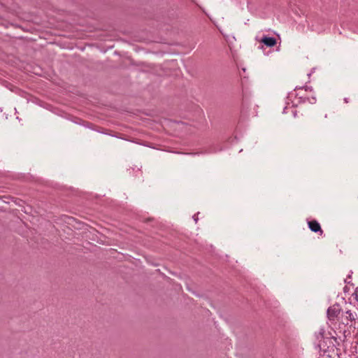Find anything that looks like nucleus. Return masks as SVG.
Masks as SVG:
<instances>
[{
	"label": "nucleus",
	"instance_id": "f257e3e1",
	"mask_svg": "<svg viewBox=\"0 0 358 358\" xmlns=\"http://www.w3.org/2000/svg\"><path fill=\"white\" fill-rule=\"evenodd\" d=\"M358 320V313L351 310H342L339 317V322L345 326L355 327L356 321Z\"/></svg>",
	"mask_w": 358,
	"mask_h": 358
},
{
	"label": "nucleus",
	"instance_id": "f03ea898",
	"mask_svg": "<svg viewBox=\"0 0 358 358\" xmlns=\"http://www.w3.org/2000/svg\"><path fill=\"white\" fill-rule=\"evenodd\" d=\"M342 311L338 305H334L329 307L327 310V316L330 320H334L336 318L339 321Z\"/></svg>",
	"mask_w": 358,
	"mask_h": 358
},
{
	"label": "nucleus",
	"instance_id": "7ed1b4c3",
	"mask_svg": "<svg viewBox=\"0 0 358 358\" xmlns=\"http://www.w3.org/2000/svg\"><path fill=\"white\" fill-rule=\"evenodd\" d=\"M261 43H264L267 47H273L275 45L277 41L273 37L264 36L261 40Z\"/></svg>",
	"mask_w": 358,
	"mask_h": 358
},
{
	"label": "nucleus",
	"instance_id": "20e7f679",
	"mask_svg": "<svg viewBox=\"0 0 358 358\" xmlns=\"http://www.w3.org/2000/svg\"><path fill=\"white\" fill-rule=\"evenodd\" d=\"M308 227L313 232H321L322 233V230L321 229L320 224L316 220H312L308 222Z\"/></svg>",
	"mask_w": 358,
	"mask_h": 358
},
{
	"label": "nucleus",
	"instance_id": "39448f33",
	"mask_svg": "<svg viewBox=\"0 0 358 358\" xmlns=\"http://www.w3.org/2000/svg\"><path fill=\"white\" fill-rule=\"evenodd\" d=\"M288 109H291V111H292V113L293 114V116L295 117L296 116V109L293 106H291V107L286 106V107H285L283 113H287L286 110H288Z\"/></svg>",
	"mask_w": 358,
	"mask_h": 358
},
{
	"label": "nucleus",
	"instance_id": "423d86ee",
	"mask_svg": "<svg viewBox=\"0 0 358 358\" xmlns=\"http://www.w3.org/2000/svg\"><path fill=\"white\" fill-rule=\"evenodd\" d=\"M354 299L358 302V287L355 288L354 292L352 294Z\"/></svg>",
	"mask_w": 358,
	"mask_h": 358
},
{
	"label": "nucleus",
	"instance_id": "0eeeda50",
	"mask_svg": "<svg viewBox=\"0 0 358 358\" xmlns=\"http://www.w3.org/2000/svg\"><path fill=\"white\" fill-rule=\"evenodd\" d=\"M308 101L309 103L313 104V103H315L316 102V99H315V97L313 96L311 98H308Z\"/></svg>",
	"mask_w": 358,
	"mask_h": 358
},
{
	"label": "nucleus",
	"instance_id": "6e6552de",
	"mask_svg": "<svg viewBox=\"0 0 358 358\" xmlns=\"http://www.w3.org/2000/svg\"><path fill=\"white\" fill-rule=\"evenodd\" d=\"M344 101H345V103H348V99L345 98V99H344Z\"/></svg>",
	"mask_w": 358,
	"mask_h": 358
}]
</instances>
